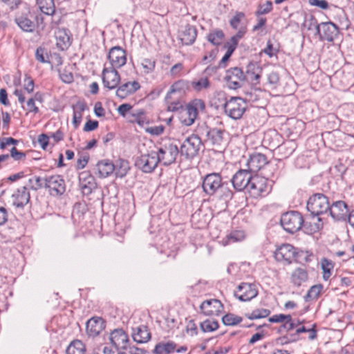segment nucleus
Masks as SVG:
<instances>
[{
  "mask_svg": "<svg viewBox=\"0 0 354 354\" xmlns=\"http://www.w3.org/2000/svg\"><path fill=\"white\" fill-rule=\"evenodd\" d=\"M12 203L14 206L23 208L30 201V196L28 188L21 187L15 190L11 196Z\"/></svg>",
  "mask_w": 354,
  "mask_h": 354,
  "instance_id": "obj_20",
  "label": "nucleus"
},
{
  "mask_svg": "<svg viewBox=\"0 0 354 354\" xmlns=\"http://www.w3.org/2000/svg\"><path fill=\"white\" fill-rule=\"evenodd\" d=\"M269 84L277 86L279 82V75L277 72L272 71L268 75Z\"/></svg>",
  "mask_w": 354,
  "mask_h": 354,
  "instance_id": "obj_61",
  "label": "nucleus"
},
{
  "mask_svg": "<svg viewBox=\"0 0 354 354\" xmlns=\"http://www.w3.org/2000/svg\"><path fill=\"white\" fill-rule=\"evenodd\" d=\"M201 147V138L197 135L192 134L183 141L179 153L187 159H192L198 155Z\"/></svg>",
  "mask_w": 354,
  "mask_h": 354,
  "instance_id": "obj_4",
  "label": "nucleus"
},
{
  "mask_svg": "<svg viewBox=\"0 0 354 354\" xmlns=\"http://www.w3.org/2000/svg\"><path fill=\"white\" fill-rule=\"evenodd\" d=\"M45 188L48 190L51 196H61L66 191L65 180L60 175L47 176H46Z\"/></svg>",
  "mask_w": 354,
  "mask_h": 354,
  "instance_id": "obj_10",
  "label": "nucleus"
},
{
  "mask_svg": "<svg viewBox=\"0 0 354 354\" xmlns=\"http://www.w3.org/2000/svg\"><path fill=\"white\" fill-rule=\"evenodd\" d=\"M218 323L212 319H207L201 324V330L205 332H212L218 329Z\"/></svg>",
  "mask_w": 354,
  "mask_h": 354,
  "instance_id": "obj_45",
  "label": "nucleus"
},
{
  "mask_svg": "<svg viewBox=\"0 0 354 354\" xmlns=\"http://www.w3.org/2000/svg\"><path fill=\"white\" fill-rule=\"evenodd\" d=\"M196 28L189 24L183 27L178 33V38L185 45L192 44L196 40Z\"/></svg>",
  "mask_w": 354,
  "mask_h": 354,
  "instance_id": "obj_26",
  "label": "nucleus"
},
{
  "mask_svg": "<svg viewBox=\"0 0 354 354\" xmlns=\"http://www.w3.org/2000/svg\"><path fill=\"white\" fill-rule=\"evenodd\" d=\"M222 321L226 326H234L239 324L242 321V318L229 313L223 317Z\"/></svg>",
  "mask_w": 354,
  "mask_h": 354,
  "instance_id": "obj_48",
  "label": "nucleus"
},
{
  "mask_svg": "<svg viewBox=\"0 0 354 354\" xmlns=\"http://www.w3.org/2000/svg\"><path fill=\"white\" fill-rule=\"evenodd\" d=\"M297 254L296 249L290 244H283L274 252V258L277 261L286 264L292 263Z\"/></svg>",
  "mask_w": 354,
  "mask_h": 354,
  "instance_id": "obj_13",
  "label": "nucleus"
},
{
  "mask_svg": "<svg viewBox=\"0 0 354 354\" xmlns=\"http://www.w3.org/2000/svg\"><path fill=\"white\" fill-rule=\"evenodd\" d=\"M34 80L29 76L24 79V88L28 93H31L34 91Z\"/></svg>",
  "mask_w": 354,
  "mask_h": 354,
  "instance_id": "obj_56",
  "label": "nucleus"
},
{
  "mask_svg": "<svg viewBox=\"0 0 354 354\" xmlns=\"http://www.w3.org/2000/svg\"><path fill=\"white\" fill-rule=\"evenodd\" d=\"M115 169V175L118 177L123 178L128 172L129 169V165L128 161L122 159L118 160L115 164H114Z\"/></svg>",
  "mask_w": 354,
  "mask_h": 354,
  "instance_id": "obj_41",
  "label": "nucleus"
},
{
  "mask_svg": "<svg viewBox=\"0 0 354 354\" xmlns=\"http://www.w3.org/2000/svg\"><path fill=\"white\" fill-rule=\"evenodd\" d=\"M105 323L101 317H93L86 322V334L91 337H95L104 329Z\"/></svg>",
  "mask_w": 354,
  "mask_h": 354,
  "instance_id": "obj_21",
  "label": "nucleus"
},
{
  "mask_svg": "<svg viewBox=\"0 0 354 354\" xmlns=\"http://www.w3.org/2000/svg\"><path fill=\"white\" fill-rule=\"evenodd\" d=\"M183 68H184V66L180 62L174 64L171 68V69L169 71L170 75L174 77L180 75V74L183 71Z\"/></svg>",
  "mask_w": 354,
  "mask_h": 354,
  "instance_id": "obj_58",
  "label": "nucleus"
},
{
  "mask_svg": "<svg viewBox=\"0 0 354 354\" xmlns=\"http://www.w3.org/2000/svg\"><path fill=\"white\" fill-rule=\"evenodd\" d=\"M224 130L218 128H212L207 131V140L212 145L220 146L223 142Z\"/></svg>",
  "mask_w": 354,
  "mask_h": 354,
  "instance_id": "obj_32",
  "label": "nucleus"
},
{
  "mask_svg": "<svg viewBox=\"0 0 354 354\" xmlns=\"http://www.w3.org/2000/svg\"><path fill=\"white\" fill-rule=\"evenodd\" d=\"M140 88V85L138 82H127L118 87L116 95L121 99H124L136 92Z\"/></svg>",
  "mask_w": 354,
  "mask_h": 354,
  "instance_id": "obj_27",
  "label": "nucleus"
},
{
  "mask_svg": "<svg viewBox=\"0 0 354 354\" xmlns=\"http://www.w3.org/2000/svg\"><path fill=\"white\" fill-rule=\"evenodd\" d=\"M190 83V87H192L195 91L200 92L203 90H205L209 88L210 82L207 77H203L198 80H194Z\"/></svg>",
  "mask_w": 354,
  "mask_h": 354,
  "instance_id": "obj_40",
  "label": "nucleus"
},
{
  "mask_svg": "<svg viewBox=\"0 0 354 354\" xmlns=\"http://www.w3.org/2000/svg\"><path fill=\"white\" fill-rule=\"evenodd\" d=\"M268 163L266 156L260 153H254L250 155L247 162L248 171L256 173Z\"/></svg>",
  "mask_w": 354,
  "mask_h": 354,
  "instance_id": "obj_22",
  "label": "nucleus"
},
{
  "mask_svg": "<svg viewBox=\"0 0 354 354\" xmlns=\"http://www.w3.org/2000/svg\"><path fill=\"white\" fill-rule=\"evenodd\" d=\"M306 207L313 216L328 214L329 201L323 194H315L308 198Z\"/></svg>",
  "mask_w": 354,
  "mask_h": 354,
  "instance_id": "obj_1",
  "label": "nucleus"
},
{
  "mask_svg": "<svg viewBox=\"0 0 354 354\" xmlns=\"http://www.w3.org/2000/svg\"><path fill=\"white\" fill-rule=\"evenodd\" d=\"M349 209L347 204L343 201H337L330 205L328 213L336 221L345 220L348 214Z\"/></svg>",
  "mask_w": 354,
  "mask_h": 354,
  "instance_id": "obj_16",
  "label": "nucleus"
},
{
  "mask_svg": "<svg viewBox=\"0 0 354 354\" xmlns=\"http://www.w3.org/2000/svg\"><path fill=\"white\" fill-rule=\"evenodd\" d=\"M158 158H156L155 151L142 155L136 162V165L143 172L150 173L153 171L158 164Z\"/></svg>",
  "mask_w": 354,
  "mask_h": 354,
  "instance_id": "obj_12",
  "label": "nucleus"
},
{
  "mask_svg": "<svg viewBox=\"0 0 354 354\" xmlns=\"http://www.w3.org/2000/svg\"><path fill=\"white\" fill-rule=\"evenodd\" d=\"M224 80L230 88L236 89L242 86L245 76L240 68L234 67L226 71Z\"/></svg>",
  "mask_w": 354,
  "mask_h": 354,
  "instance_id": "obj_11",
  "label": "nucleus"
},
{
  "mask_svg": "<svg viewBox=\"0 0 354 354\" xmlns=\"http://www.w3.org/2000/svg\"><path fill=\"white\" fill-rule=\"evenodd\" d=\"M252 178L250 172L247 169L239 170L232 177L231 181L234 188L237 191H242L249 187Z\"/></svg>",
  "mask_w": 354,
  "mask_h": 354,
  "instance_id": "obj_17",
  "label": "nucleus"
},
{
  "mask_svg": "<svg viewBox=\"0 0 354 354\" xmlns=\"http://www.w3.org/2000/svg\"><path fill=\"white\" fill-rule=\"evenodd\" d=\"M38 142L43 149H46L49 141V137L44 133H42L38 136Z\"/></svg>",
  "mask_w": 354,
  "mask_h": 354,
  "instance_id": "obj_62",
  "label": "nucleus"
},
{
  "mask_svg": "<svg viewBox=\"0 0 354 354\" xmlns=\"http://www.w3.org/2000/svg\"><path fill=\"white\" fill-rule=\"evenodd\" d=\"M245 234L243 230H234L228 234L221 243L223 245H227L233 243L241 241L245 239Z\"/></svg>",
  "mask_w": 354,
  "mask_h": 354,
  "instance_id": "obj_36",
  "label": "nucleus"
},
{
  "mask_svg": "<svg viewBox=\"0 0 354 354\" xmlns=\"http://www.w3.org/2000/svg\"><path fill=\"white\" fill-rule=\"evenodd\" d=\"M108 59L110 62L111 68H120L127 62L126 51L120 46H114L110 49L108 55Z\"/></svg>",
  "mask_w": 354,
  "mask_h": 354,
  "instance_id": "obj_15",
  "label": "nucleus"
},
{
  "mask_svg": "<svg viewBox=\"0 0 354 354\" xmlns=\"http://www.w3.org/2000/svg\"><path fill=\"white\" fill-rule=\"evenodd\" d=\"M80 187L84 195L91 194L97 187L95 178L88 171H82L79 175Z\"/></svg>",
  "mask_w": 354,
  "mask_h": 354,
  "instance_id": "obj_19",
  "label": "nucleus"
},
{
  "mask_svg": "<svg viewBox=\"0 0 354 354\" xmlns=\"http://www.w3.org/2000/svg\"><path fill=\"white\" fill-rule=\"evenodd\" d=\"M86 106L83 103H77L73 106V122L75 127H77L82 122V113L85 110Z\"/></svg>",
  "mask_w": 354,
  "mask_h": 354,
  "instance_id": "obj_43",
  "label": "nucleus"
},
{
  "mask_svg": "<svg viewBox=\"0 0 354 354\" xmlns=\"http://www.w3.org/2000/svg\"><path fill=\"white\" fill-rule=\"evenodd\" d=\"M46 50L44 48L39 47L36 49L35 58L41 63H47L48 61L45 58Z\"/></svg>",
  "mask_w": 354,
  "mask_h": 354,
  "instance_id": "obj_57",
  "label": "nucleus"
},
{
  "mask_svg": "<svg viewBox=\"0 0 354 354\" xmlns=\"http://www.w3.org/2000/svg\"><path fill=\"white\" fill-rule=\"evenodd\" d=\"M201 310L206 315H218L223 309V304L218 299L204 301L201 305Z\"/></svg>",
  "mask_w": 354,
  "mask_h": 354,
  "instance_id": "obj_25",
  "label": "nucleus"
},
{
  "mask_svg": "<svg viewBox=\"0 0 354 354\" xmlns=\"http://www.w3.org/2000/svg\"><path fill=\"white\" fill-rule=\"evenodd\" d=\"M270 314L268 309L261 308L253 310L250 314H248V317L250 319H256L267 317Z\"/></svg>",
  "mask_w": 354,
  "mask_h": 354,
  "instance_id": "obj_50",
  "label": "nucleus"
},
{
  "mask_svg": "<svg viewBox=\"0 0 354 354\" xmlns=\"http://www.w3.org/2000/svg\"><path fill=\"white\" fill-rule=\"evenodd\" d=\"M57 46L62 50L66 48L70 44V38L65 29L59 28L55 32Z\"/></svg>",
  "mask_w": 354,
  "mask_h": 354,
  "instance_id": "obj_35",
  "label": "nucleus"
},
{
  "mask_svg": "<svg viewBox=\"0 0 354 354\" xmlns=\"http://www.w3.org/2000/svg\"><path fill=\"white\" fill-rule=\"evenodd\" d=\"M258 290L253 283H242L238 287L236 297L241 301H248L257 297Z\"/></svg>",
  "mask_w": 354,
  "mask_h": 354,
  "instance_id": "obj_18",
  "label": "nucleus"
},
{
  "mask_svg": "<svg viewBox=\"0 0 354 354\" xmlns=\"http://www.w3.org/2000/svg\"><path fill=\"white\" fill-rule=\"evenodd\" d=\"M224 38V33L221 30L216 29L211 31L207 36V40L213 45H220Z\"/></svg>",
  "mask_w": 354,
  "mask_h": 354,
  "instance_id": "obj_42",
  "label": "nucleus"
},
{
  "mask_svg": "<svg viewBox=\"0 0 354 354\" xmlns=\"http://www.w3.org/2000/svg\"><path fill=\"white\" fill-rule=\"evenodd\" d=\"M246 32V28L245 26H241L239 28L237 33L232 37L230 41L227 43V45L234 47L236 49L238 42L240 39H241Z\"/></svg>",
  "mask_w": 354,
  "mask_h": 354,
  "instance_id": "obj_49",
  "label": "nucleus"
},
{
  "mask_svg": "<svg viewBox=\"0 0 354 354\" xmlns=\"http://www.w3.org/2000/svg\"><path fill=\"white\" fill-rule=\"evenodd\" d=\"M272 9V3L270 1H267L266 3L260 5L257 11L256 12L257 15H266L270 12Z\"/></svg>",
  "mask_w": 354,
  "mask_h": 354,
  "instance_id": "obj_55",
  "label": "nucleus"
},
{
  "mask_svg": "<svg viewBox=\"0 0 354 354\" xmlns=\"http://www.w3.org/2000/svg\"><path fill=\"white\" fill-rule=\"evenodd\" d=\"M30 10L26 8L25 10L19 13L15 17V21L19 27L24 31L32 32L35 28L34 22L29 18Z\"/></svg>",
  "mask_w": 354,
  "mask_h": 354,
  "instance_id": "obj_24",
  "label": "nucleus"
},
{
  "mask_svg": "<svg viewBox=\"0 0 354 354\" xmlns=\"http://www.w3.org/2000/svg\"><path fill=\"white\" fill-rule=\"evenodd\" d=\"M190 88V83L187 80H180L174 82L169 91L167 93L165 100L172 99V95H177V98H179L183 94L185 93Z\"/></svg>",
  "mask_w": 354,
  "mask_h": 354,
  "instance_id": "obj_23",
  "label": "nucleus"
},
{
  "mask_svg": "<svg viewBox=\"0 0 354 354\" xmlns=\"http://www.w3.org/2000/svg\"><path fill=\"white\" fill-rule=\"evenodd\" d=\"M245 19V14L242 12H237L230 21V26L234 29H239L241 27V21Z\"/></svg>",
  "mask_w": 354,
  "mask_h": 354,
  "instance_id": "obj_51",
  "label": "nucleus"
},
{
  "mask_svg": "<svg viewBox=\"0 0 354 354\" xmlns=\"http://www.w3.org/2000/svg\"><path fill=\"white\" fill-rule=\"evenodd\" d=\"M304 219L298 212H289L282 214L281 225L283 229L290 233L299 230L303 225Z\"/></svg>",
  "mask_w": 354,
  "mask_h": 354,
  "instance_id": "obj_7",
  "label": "nucleus"
},
{
  "mask_svg": "<svg viewBox=\"0 0 354 354\" xmlns=\"http://www.w3.org/2000/svg\"><path fill=\"white\" fill-rule=\"evenodd\" d=\"M225 47L227 48V51L221 60L219 62L218 66L219 67H225L226 65V62L229 60L230 57H231L232 54L234 51L235 48L234 47H232L227 44L225 45Z\"/></svg>",
  "mask_w": 354,
  "mask_h": 354,
  "instance_id": "obj_54",
  "label": "nucleus"
},
{
  "mask_svg": "<svg viewBox=\"0 0 354 354\" xmlns=\"http://www.w3.org/2000/svg\"><path fill=\"white\" fill-rule=\"evenodd\" d=\"M311 24L315 26L317 33L322 40L333 41L338 34L337 26L332 22H326L318 24L314 17H311Z\"/></svg>",
  "mask_w": 354,
  "mask_h": 354,
  "instance_id": "obj_8",
  "label": "nucleus"
},
{
  "mask_svg": "<svg viewBox=\"0 0 354 354\" xmlns=\"http://www.w3.org/2000/svg\"><path fill=\"white\" fill-rule=\"evenodd\" d=\"M10 158L12 157L15 160H20L24 159L26 158V155L24 153L19 151L16 147H13L10 149Z\"/></svg>",
  "mask_w": 354,
  "mask_h": 354,
  "instance_id": "obj_60",
  "label": "nucleus"
},
{
  "mask_svg": "<svg viewBox=\"0 0 354 354\" xmlns=\"http://www.w3.org/2000/svg\"><path fill=\"white\" fill-rule=\"evenodd\" d=\"M30 187L32 190H38L43 187L45 188L46 184V176L41 178L39 176H35L28 180Z\"/></svg>",
  "mask_w": 354,
  "mask_h": 354,
  "instance_id": "obj_46",
  "label": "nucleus"
},
{
  "mask_svg": "<svg viewBox=\"0 0 354 354\" xmlns=\"http://www.w3.org/2000/svg\"><path fill=\"white\" fill-rule=\"evenodd\" d=\"M18 141L12 138H4L0 143V148L3 149L10 145H16Z\"/></svg>",
  "mask_w": 354,
  "mask_h": 354,
  "instance_id": "obj_64",
  "label": "nucleus"
},
{
  "mask_svg": "<svg viewBox=\"0 0 354 354\" xmlns=\"http://www.w3.org/2000/svg\"><path fill=\"white\" fill-rule=\"evenodd\" d=\"M286 319H290V315L279 314L270 317L268 320L272 323H279L284 322Z\"/></svg>",
  "mask_w": 354,
  "mask_h": 354,
  "instance_id": "obj_59",
  "label": "nucleus"
},
{
  "mask_svg": "<svg viewBox=\"0 0 354 354\" xmlns=\"http://www.w3.org/2000/svg\"><path fill=\"white\" fill-rule=\"evenodd\" d=\"M166 102L167 103V110L169 111L175 112L183 108V104L178 100V98L177 97H174V95H172L171 100H166Z\"/></svg>",
  "mask_w": 354,
  "mask_h": 354,
  "instance_id": "obj_52",
  "label": "nucleus"
},
{
  "mask_svg": "<svg viewBox=\"0 0 354 354\" xmlns=\"http://www.w3.org/2000/svg\"><path fill=\"white\" fill-rule=\"evenodd\" d=\"M143 72L146 74L152 73L154 71L156 62L150 59H143L141 62Z\"/></svg>",
  "mask_w": 354,
  "mask_h": 354,
  "instance_id": "obj_53",
  "label": "nucleus"
},
{
  "mask_svg": "<svg viewBox=\"0 0 354 354\" xmlns=\"http://www.w3.org/2000/svg\"><path fill=\"white\" fill-rule=\"evenodd\" d=\"M85 345L79 339L71 342L66 349V354H85Z\"/></svg>",
  "mask_w": 354,
  "mask_h": 354,
  "instance_id": "obj_38",
  "label": "nucleus"
},
{
  "mask_svg": "<svg viewBox=\"0 0 354 354\" xmlns=\"http://www.w3.org/2000/svg\"><path fill=\"white\" fill-rule=\"evenodd\" d=\"M132 337L138 343H146L151 339V333L146 326H140L133 328Z\"/></svg>",
  "mask_w": 354,
  "mask_h": 354,
  "instance_id": "obj_31",
  "label": "nucleus"
},
{
  "mask_svg": "<svg viewBox=\"0 0 354 354\" xmlns=\"http://www.w3.org/2000/svg\"><path fill=\"white\" fill-rule=\"evenodd\" d=\"M261 73L262 68L257 63L250 62L246 67L245 80L252 84H258Z\"/></svg>",
  "mask_w": 354,
  "mask_h": 354,
  "instance_id": "obj_28",
  "label": "nucleus"
},
{
  "mask_svg": "<svg viewBox=\"0 0 354 354\" xmlns=\"http://www.w3.org/2000/svg\"><path fill=\"white\" fill-rule=\"evenodd\" d=\"M322 268L323 270V279L327 281L331 276V272L333 269V264L331 261L323 259L321 261Z\"/></svg>",
  "mask_w": 354,
  "mask_h": 354,
  "instance_id": "obj_44",
  "label": "nucleus"
},
{
  "mask_svg": "<svg viewBox=\"0 0 354 354\" xmlns=\"http://www.w3.org/2000/svg\"><path fill=\"white\" fill-rule=\"evenodd\" d=\"M40 10L45 15H51L55 10L53 0H37Z\"/></svg>",
  "mask_w": 354,
  "mask_h": 354,
  "instance_id": "obj_39",
  "label": "nucleus"
},
{
  "mask_svg": "<svg viewBox=\"0 0 354 354\" xmlns=\"http://www.w3.org/2000/svg\"><path fill=\"white\" fill-rule=\"evenodd\" d=\"M146 131L151 135L159 136L164 131V127L161 125L151 127L147 128Z\"/></svg>",
  "mask_w": 354,
  "mask_h": 354,
  "instance_id": "obj_63",
  "label": "nucleus"
},
{
  "mask_svg": "<svg viewBox=\"0 0 354 354\" xmlns=\"http://www.w3.org/2000/svg\"><path fill=\"white\" fill-rule=\"evenodd\" d=\"M158 162L163 165L167 166L176 161V157L179 153V149L176 145L167 143L161 145L158 150L155 151Z\"/></svg>",
  "mask_w": 354,
  "mask_h": 354,
  "instance_id": "obj_5",
  "label": "nucleus"
},
{
  "mask_svg": "<svg viewBox=\"0 0 354 354\" xmlns=\"http://www.w3.org/2000/svg\"><path fill=\"white\" fill-rule=\"evenodd\" d=\"M308 279V272L302 268H297L295 269L290 277L292 283L295 286H300L303 283L306 282Z\"/></svg>",
  "mask_w": 354,
  "mask_h": 354,
  "instance_id": "obj_33",
  "label": "nucleus"
},
{
  "mask_svg": "<svg viewBox=\"0 0 354 354\" xmlns=\"http://www.w3.org/2000/svg\"><path fill=\"white\" fill-rule=\"evenodd\" d=\"M205 109V104L203 100L195 99L188 104L184 113L181 115V122L186 126L192 125L196 119L198 112L203 111Z\"/></svg>",
  "mask_w": 354,
  "mask_h": 354,
  "instance_id": "obj_6",
  "label": "nucleus"
},
{
  "mask_svg": "<svg viewBox=\"0 0 354 354\" xmlns=\"http://www.w3.org/2000/svg\"><path fill=\"white\" fill-rule=\"evenodd\" d=\"M322 289L323 286L322 284L313 286L308 291L306 298L310 300L317 299L319 297Z\"/></svg>",
  "mask_w": 354,
  "mask_h": 354,
  "instance_id": "obj_47",
  "label": "nucleus"
},
{
  "mask_svg": "<svg viewBox=\"0 0 354 354\" xmlns=\"http://www.w3.org/2000/svg\"><path fill=\"white\" fill-rule=\"evenodd\" d=\"M176 344L173 342H160L156 345L153 353L154 354H169L174 351Z\"/></svg>",
  "mask_w": 354,
  "mask_h": 354,
  "instance_id": "obj_37",
  "label": "nucleus"
},
{
  "mask_svg": "<svg viewBox=\"0 0 354 354\" xmlns=\"http://www.w3.org/2000/svg\"><path fill=\"white\" fill-rule=\"evenodd\" d=\"M97 167L100 177L106 178L111 175L114 170L115 167L114 164L109 160H103L97 162Z\"/></svg>",
  "mask_w": 354,
  "mask_h": 354,
  "instance_id": "obj_34",
  "label": "nucleus"
},
{
  "mask_svg": "<svg viewBox=\"0 0 354 354\" xmlns=\"http://www.w3.org/2000/svg\"><path fill=\"white\" fill-rule=\"evenodd\" d=\"M110 341L118 349L124 348L128 337L122 329H115L110 335Z\"/></svg>",
  "mask_w": 354,
  "mask_h": 354,
  "instance_id": "obj_30",
  "label": "nucleus"
},
{
  "mask_svg": "<svg viewBox=\"0 0 354 354\" xmlns=\"http://www.w3.org/2000/svg\"><path fill=\"white\" fill-rule=\"evenodd\" d=\"M272 182L264 177L252 176L248 188L250 195L254 198H258L267 195L271 190Z\"/></svg>",
  "mask_w": 354,
  "mask_h": 354,
  "instance_id": "obj_2",
  "label": "nucleus"
},
{
  "mask_svg": "<svg viewBox=\"0 0 354 354\" xmlns=\"http://www.w3.org/2000/svg\"><path fill=\"white\" fill-rule=\"evenodd\" d=\"M247 109L246 102L240 97H232L224 104L225 114L234 120L240 119Z\"/></svg>",
  "mask_w": 354,
  "mask_h": 354,
  "instance_id": "obj_3",
  "label": "nucleus"
},
{
  "mask_svg": "<svg viewBox=\"0 0 354 354\" xmlns=\"http://www.w3.org/2000/svg\"><path fill=\"white\" fill-rule=\"evenodd\" d=\"M14 95L17 97L19 102L21 104L24 110H26L28 113H33L35 114L39 113V108L36 106L35 101L32 97H30L27 100L26 106L24 105L26 97L21 89H15Z\"/></svg>",
  "mask_w": 354,
  "mask_h": 354,
  "instance_id": "obj_29",
  "label": "nucleus"
},
{
  "mask_svg": "<svg viewBox=\"0 0 354 354\" xmlns=\"http://www.w3.org/2000/svg\"><path fill=\"white\" fill-rule=\"evenodd\" d=\"M225 185L218 173H211L204 177L202 187L206 194L212 196L219 189H223Z\"/></svg>",
  "mask_w": 354,
  "mask_h": 354,
  "instance_id": "obj_9",
  "label": "nucleus"
},
{
  "mask_svg": "<svg viewBox=\"0 0 354 354\" xmlns=\"http://www.w3.org/2000/svg\"><path fill=\"white\" fill-rule=\"evenodd\" d=\"M102 78L104 86L110 90L117 88L120 82V76L116 68L111 67L103 69Z\"/></svg>",
  "mask_w": 354,
  "mask_h": 354,
  "instance_id": "obj_14",
  "label": "nucleus"
}]
</instances>
